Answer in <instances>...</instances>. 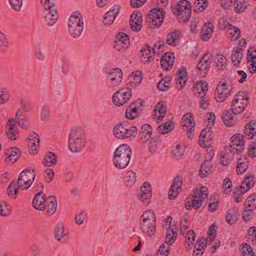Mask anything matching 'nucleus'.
I'll return each mask as SVG.
<instances>
[{
  "label": "nucleus",
  "instance_id": "1",
  "mask_svg": "<svg viewBox=\"0 0 256 256\" xmlns=\"http://www.w3.org/2000/svg\"><path fill=\"white\" fill-rule=\"evenodd\" d=\"M42 192L36 194L32 200L34 208L38 210H46V212L52 215L55 213L57 209V200L56 197L50 196L46 198Z\"/></svg>",
  "mask_w": 256,
  "mask_h": 256
},
{
  "label": "nucleus",
  "instance_id": "28",
  "mask_svg": "<svg viewBox=\"0 0 256 256\" xmlns=\"http://www.w3.org/2000/svg\"><path fill=\"white\" fill-rule=\"evenodd\" d=\"M166 106L164 102H160L154 106V118H156L158 121H161L166 115Z\"/></svg>",
  "mask_w": 256,
  "mask_h": 256
},
{
  "label": "nucleus",
  "instance_id": "27",
  "mask_svg": "<svg viewBox=\"0 0 256 256\" xmlns=\"http://www.w3.org/2000/svg\"><path fill=\"white\" fill-rule=\"evenodd\" d=\"M54 233L56 239L59 242H66L68 239V232L65 230L64 227L62 224H58L56 226Z\"/></svg>",
  "mask_w": 256,
  "mask_h": 256
},
{
  "label": "nucleus",
  "instance_id": "29",
  "mask_svg": "<svg viewBox=\"0 0 256 256\" xmlns=\"http://www.w3.org/2000/svg\"><path fill=\"white\" fill-rule=\"evenodd\" d=\"M244 136L248 139H252L256 135V121L251 120L246 124L244 130Z\"/></svg>",
  "mask_w": 256,
  "mask_h": 256
},
{
  "label": "nucleus",
  "instance_id": "40",
  "mask_svg": "<svg viewBox=\"0 0 256 256\" xmlns=\"http://www.w3.org/2000/svg\"><path fill=\"white\" fill-rule=\"evenodd\" d=\"M222 120L226 126H231L234 124L236 120L229 110H225L222 115Z\"/></svg>",
  "mask_w": 256,
  "mask_h": 256
},
{
  "label": "nucleus",
  "instance_id": "12",
  "mask_svg": "<svg viewBox=\"0 0 256 256\" xmlns=\"http://www.w3.org/2000/svg\"><path fill=\"white\" fill-rule=\"evenodd\" d=\"M164 11L162 8H155L148 16L146 22L152 28L159 27L164 21Z\"/></svg>",
  "mask_w": 256,
  "mask_h": 256
},
{
  "label": "nucleus",
  "instance_id": "63",
  "mask_svg": "<svg viewBox=\"0 0 256 256\" xmlns=\"http://www.w3.org/2000/svg\"><path fill=\"white\" fill-rule=\"evenodd\" d=\"M184 152V148L180 144H176L175 148L172 150V154L177 159L180 158L183 155Z\"/></svg>",
  "mask_w": 256,
  "mask_h": 256
},
{
  "label": "nucleus",
  "instance_id": "33",
  "mask_svg": "<svg viewBox=\"0 0 256 256\" xmlns=\"http://www.w3.org/2000/svg\"><path fill=\"white\" fill-rule=\"evenodd\" d=\"M214 26L212 23L206 24L202 28L200 36L202 40L206 41L209 40L213 32Z\"/></svg>",
  "mask_w": 256,
  "mask_h": 256
},
{
  "label": "nucleus",
  "instance_id": "9",
  "mask_svg": "<svg viewBox=\"0 0 256 256\" xmlns=\"http://www.w3.org/2000/svg\"><path fill=\"white\" fill-rule=\"evenodd\" d=\"M254 182V176L252 174L247 175L242 182L241 186L240 188H237L236 190L234 192V200L238 203L241 202L243 199L242 195L253 187Z\"/></svg>",
  "mask_w": 256,
  "mask_h": 256
},
{
  "label": "nucleus",
  "instance_id": "64",
  "mask_svg": "<svg viewBox=\"0 0 256 256\" xmlns=\"http://www.w3.org/2000/svg\"><path fill=\"white\" fill-rule=\"evenodd\" d=\"M188 222V220L186 217H182V219L180 223V233L182 235H184L186 232L188 231V226L186 224Z\"/></svg>",
  "mask_w": 256,
  "mask_h": 256
},
{
  "label": "nucleus",
  "instance_id": "54",
  "mask_svg": "<svg viewBox=\"0 0 256 256\" xmlns=\"http://www.w3.org/2000/svg\"><path fill=\"white\" fill-rule=\"evenodd\" d=\"M254 210L248 208V207L245 206V208L242 214V218L243 220L246 222L250 220L252 218L254 214Z\"/></svg>",
  "mask_w": 256,
  "mask_h": 256
},
{
  "label": "nucleus",
  "instance_id": "43",
  "mask_svg": "<svg viewBox=\"0 0 256 256\" xmlns=\"http://www.w3.org/2000/svg\"><path fill=\"white\" fill-rule=\"evenodd\" d=\"M212 164L208 160H205L201 165L200 168V176L202 178L206 176L208 172L211 170Z\"/></svg>",
  "mask_w": 256,
  "mask_h": 256
},
{
  "label": "nucleus",
  "instance_id": "21",
  "mask_svg": "<svg viewBox=\"0 0 256 256\" xmlns=\"http://www.w3.org/2000/svg\"><path fill=\"white\" fill-rule=\"evenodd\" d=\"M43 16L48 26H54L56 23L58 18L56 8L44 10Z\"/></svg>",
  "mask_w": 256,
  "mask_h": 256
},
{
  "label": "nucleus",
  "instance_id": "47",
  "mask_svg": "<svg viewBox=\"0 0 256 256\" xmlns=\"http://www.w3.org/2000/svg\"><path fill=\"white\" fill-rule=\"evenodd\" d=\"M174 128V124L172 122H166L164 125L158 127L157 130L160 134H165L170 132Z\"/></svg>",
  "mask_w": 256,
  "mask_h": 256
},
{
  "label": "nucleus",
  "instance_id": "34",
  "mask_svg": "<svg viewBox=\"0 0 256 256\" xmlns=\"http://www.w3.org/2000/svg\"><path fill=\"white\" fill-rule=\"evenodd\" d=\"M152 196L151 187L149 184L144 182L140 188L138 198L142 201L146 200Z\"/></svg>",
  "mask_w": 256,
  "mask_h": 256
},
{
  "label": "nucleus",
  "instance_id": "8",
  "mask_svg": "<svg viewBox=\"0 0 256 256\" xmlns=\"http://www.w3.org/2000/svg\"><path fill=\"white\" fill-rule=\"evenodd\" d=\"M191 4L187 0H181L174 6H172V12L184 22L187 21L192 14Z\"/></svg>",
  "mask_w": 256,
  "mask_h": 256
},
{
  "label": "nucleus",
  "instance_id": "10",
  "mask_svg": "<svg viewBox=\"0 0 256 256\" xmlns=\"http://www.w3.org/2000/svg\"><path fill=\"white\" fill-rule=\"evenodd\" d=\"M36 174L34 170L30 168H26L22 171L18 178V185L24 189H28L34 180Z\"/></svg>",
  "mask_w": 256,
  "mask_h": 256
},
{
  "label": "nucleus",
  "instance_id": "24",
  "mask_svg": "<svg viewBox=\"0 0 256 256\" xmlns=\"http://www.w3.org/2000/svg\"><path fill=\"white\" fill-rule=\"evenodd\" d=\"M102 71L104 75L105 82L108 86H110L112 84V63L110 58L104 64Z\"/></svg>",
  "mask_w": 256,
  "mask_h": 256
},
{
  "label": "nucleus",
  "instance_id": "16",
  "mask_svg": "<svg viewBox=\"0 0 256 256\" xmlns=\"http://www.w3.org/2000/svg\"><path fill=\"white\" fill-rule=\"evenodd\" d=\"M130 44L128 36L124 32H119L116 36L113 47L119 52H124L127 50Z\"/></svg>",
  "mask_w": 256,
  "mask_h": 256
},
{
  "label": "nucleus",
  "instance_id": "38",
  "mask_svg": "<svg viewBox=\"0 0 256 256\" xmlns=\"http://www.w3.org/2000/svg\"><path fill=\"white\" fill-rule=\"evenodd\" d=\"M10 48V42L6 34L0 30V52H6Z\"/></svg>",
  "mask_w": 256,
  "mask_h": 256
},
{
  "label": "nucleus",
  "instance_id": "22",
  "mask_svg": "<svg viewBox=\"0 0 256 256\" xmlns=\"http://www.w3.org/2000/svg\"><path fill=\"white\" fill-rule=\"evenodd\" d=\"M142 18L140 12H134L130 16V26L131 29L134 32L140 31L142 26Z\"/></svg>",
  "mask_w": 256,
  "mask_h": 256
},
{
  "label": "nucleus",
  "instance_id": "51",
  "mask_svg": "<svg viewBox=\"0 0 256 256\" xmlns=\"http://www.w3.org/2000/svg\"><path fill=\"white\" fill-rule=\"evenodd\" d=\"M184 236H186V242L188 243L186 248L188 249L190 248L195 241L196 234L193 230H190L186 232V233Z\"/></svg>",
  "mask_w": 256,
  "mask_h": 256
},
{
  "label": "nucleus",
  "instance_id": "37",
  "mask_svg": "<svg viewBox=\"0 0 256 256\" xmlns=\"http://www.w3.org/2000/svg\"><path fill=\"white\" fill-rule=\"evenodd\" d=\"M57 162L56 156L52 152H50L46 154L42 163L46 166H52Z\"/></svg>",
  "mask_w": 256,
  "mask_h": 256
},
{
  "label": "nucleus",
  "instance_id": "30",
  "mask_svg": "<svg viewBox=\"0 0 256 256\" xmlns=\"http://www.w3.org/2000/svg\"><path fill=\"white\" fill-rule=\"evenodd\" d=\"M6 154L8 156L6 158V162L8 163L13 164L18 159L20 152L18 148L13 147L8 148Z\"/></svg>",
  "mask_w": 256,
  "mask_h": 256
},
{
  "label": "nucleus",
  "instance_id": "4",
  "mask_svg": "<svg viewBox=\"0 0 256 256\" xmlns=\"http://www.w3.org/2000/svg\"><path fill=\"white\" fill-rule=\"evenodd\" d=\"M140 230L148 236L154 234L156 220L155 214L152 210H146L144 212L140 217Z\"/></svg>",
  "mask_w": 256,
  "mask_h": 256
},
{
  "label": "nucleus",
  "instance_id": "60",
  "mask_svg": "<svg viewBox=\"0 0 256 256\" xmlns=\"http://www.w3.org/2000/svg\"><path fill=\"white\" fill-rule=\"evenodd\" d=\"M23 0H8L12 9L16 12H20L22 5Z\"/></svg>",
  "mask_w": 256,
  "mask_h": 256
},
{
  "label": "nucleus",
  "instance_id": "56",
  "mask_svg": "<svg viewBox=\"0 0 256 256\" xmlns=\"http://www.w3.org/2000/svg\"><path fill=\"white\" fill-rule=\"evenodd\" d=\"M10 96L8 90L0 87V104L6 103L9 100Z\"/></svg>",
  "mask_w": 256,
  "mask_h": 256
},
{
  "label": "nucleus",
  "instance_id": "13",
  "mask_svg": "<svg viewBox=\"0 0 256 256\" xmlns=\"http://www.w3.org/2000/svg\"><path fill=\"white\" fill-rule=\"evenodd\" d=\"M164 46V42H158L156 43L152 48V52L150 46H146L140 50L142 54V60L144 62H150L153 60L154 54L156 52H159L160 50L162 51V48Z\"/></svg>",
  "mask_w": 256,
  "mask_h": 256
},
{
  "label": "nucleus",
  "instance_id": "20",
  "mask_svg": "<svg viewBox=\"0 0 256 256\" xmlns=\"http://www.w3.org/2000/svg\"><path fill=\"white\" fill-rule=\"evenodd\" d=\"M142 103L140 100H136L131 103L129 107L126 110V116L130 120L135 118L138 115V112H140L142 109Z\"/></svg>",
  "mask_w": 256,
  "mask_h": 256
},
{
  "label": "nucleus",
  "instance_id": "18",
  "mask_svg": "<svg viewBox=\"0 0 256 256\" xmlns=\"http://www.w3.org/2000/svg\"><path fill=\"white\" fill-rule=\"evenodd\" d=\"M211 62L209 55L208 54H204L197 65L196 72L204 76L209 70Z\"/></svg>",
  "mask_w": 256,
  "mask_h": 256
},
{
  "label": "nucleus",
  "instance_id": "2",
  "mask_svg": "<svg viewBox=\"0 0 256 256\" xmlns=\"http://www.w3.org/2000/svg\"><path fill=\"white\" fill-rule=\"evenodd\" d=\"M86 142V134L83 129L80 127L71 129L69 134L68 146L72 152H80L84 148Z\"/></svg>",
  "mask_w": 256,
  "mask_h": 256
},
{
  "label": "nucleus",
  "instance_id": "36",
  "mask_svg": "<svg viewBox=\"0 0 256 256\" xmlns=\"http://www.w3.org/2000/svg\"><path fill=\"white\" fill-rule=\"evenodd\" d=\"M242 52V49L238 46L232 51L231 54V60L234 66H237L240 64L243 56Z\"/></svg>",
  "mask_w": 256,
  "mask_h": 256
},
{
  "label": "nucleus",
  "instance_id": "26",
  "mask_svg": "<svg viewBox=\"0 0 256 256\" xmlns=\"http://www.w3.org/2000/svg\"><path fill=\"white\" fill-rule=\"evenodd\" d=\"M152 128L148 124H144L139 132L140 140L142 143L147 142L151 138L152 134Z\"/></svg>",
  "mask_w": 256,
  "mask_h": 256
},
{
  "label": "nucleus",
  "instance_id": "44",
  "mask_svg": "<svg viewBox=\"0 0 256 256\" xmlns=\"http://www.w3.org/2000/svg\"><path fill=\"white\" fill-rule=\"evenodd\" d=\"M208 0H196L194 4V11L203 12L208 7Z\"/></svg>",
  "mask_w": 256,
  "mask_h": 256
},
{
  "label": "nucleus",
  "instance_id": "19",
  "mask_svg": "<svg viewBox=\"0 0 256 256\" xmlns=\"http://www.w3.org/2000/svg\"><path fill=\"white\" fill-rule=\"evenodd\" d=\"M28 146L30 154L35 155L38 153L40 146V137L38 134L34 132L30 133Z\"/></svg>",
  "mask_w": 256,
  "mask_h": 256
},
{
  "label": "nucleus",
  "instance_id": "15",
  "mask_svg": "<svg viewBox=\"0 0 256 256\" xmlns=\"http://www.w3.org/2000/svg\"><path fill=\"white\" fill-rule=\"evenodd\" d=\"M216 91L217 94L215 96V98L216 102H224L231 92V88H229L228 86L227 80H222L217 86Z\"/></svg>",
  "mask_w": 256,
  "mask_h": 256
},
{
  "label": "nucleus",
  "instance_id": "6",
  "mask_svg": "<svg viewBox=\"0 0 256 256\" xmlns=\"http://www.w3.org/2000/svg\"><path fill=\"white\" fill-rule=\"evenodd\" d=\"M208 189L206 186H201L200 188H196L194 194L192 196L191 201L186 200L185 206L187 210L192 208L196 210L198 209L203 202L208 198Z\"/></svg>",
  "mask_w": 256,
  "mask_h": 256
},
{
  "label": "nucleus",
  "instance_id": "59",
  "mask_svg": "<svg viewBox=\"0 0 256 256\" xmlns=\"http://www.w3.org/2000/svg\"><path fill=\"white\" fill-rule=\"evenodd\" d=\"M170 85V82L169 80H161L158 84L157 87L159 90L166 91Z\"/></svg>",
  "mask_w": 256,
  "mask_h": 256
},
{
  "label": "nucleus",
  "instance_id": "52",
  "mask_svg": "<svg viewBox=\"0 0 256 256\" xmlns=\"http://www.w3.org/2000/svg\"><path fill=\"white\" fill-rule=\"evenodd\" d=\"M136 174L133 171H128L125 177V180L127 186H132L136 180Z\"/></svg>",
  "mask_w": 256,
  "mask_h": 256
},
{
  "label": "nucleus",
  "instance_id": "32",
  "mask_svg": "<svg viewBox=\"0 0 256 256\" xmlns=\"http://www.w3.org/2000/svg\"><path fill=\"white\" fill-rule=\"evenodd\" d=\"M180 32V30H174L169 32L166 36V42L168 44L172 46H176L179 44Z\"/></svg>",
  "mask_w": 256,
  "mask_h": 256
},
{
  "label": "nucleus",
  "instance_id": "3",
  "mask_svg": "<svg viewBox=\"0 0 256 256\" xmlns=\"http://www.w3.org/2000/svg\"><path fill=\"white\" fill-rule=\"evenodd\" d=\"M69 34L74 38H78L84 30V24L82 14L76 11L70 15L68 24Z\"/></svg>",
  "mask_w": 256,
  "mask_h": 256
},
{
  "label": "nucleus",
  "instance_id": "45",
  "mask_svg": "<svg viewBox=\"0 0 256 256\" xmlns=\"http://www.w3.org/2000/svg\"><path fill=\"white\" fill-rule=\"evenodd\" d=\"M240 250L242 256H255L252 247L246 243L240 246Z\"/></svg>",
  "mask_w": 256,
  "mask_h": 256
},
{
  "label": "nucleus",
  "instance_id": "25",
  "mask_svg": "<svg viewBox=\"0 0 256 256\" xmlns=\"http://www.w3.org/2000/svg\"><path fill=\"white\" fill-rule=\"evenodd\" d=\"M174 63V56L172 53L166 52L163 55L160 59L162 68L165 70L171 69Z\"/></svg>",
  "mask_w": 256,
  "mask_h": 256
},
{
  "label": "nucleus",
  "instance_id": "35",
  "mask_svg": "<svg viewBox=\"0 0 256 256\" xmlns=\"http://www.w3.org/2000/svg\"><path fill=\"white\" fill-rule=\"evenodd\" d=\"M212 132L209 128L204 129L202 130L200 138H199V144L200 146H206L204 144L205 142H208L212 138Z\"/></svg>",
  "mask_w": 256,
  "mask_h": 256
},
{
  "label": "nucleus",
  "instance_id": "7",
  "mask_svg": "<svg viewBox=\"0 0 256 256\" xmlns=\"http://www.w3.org/2000/svg\"><path fill=\"white\" fill-rule=\"evenodd\" d=\"M138 128L127 123H120L113 128V134L119 139H125L134 136L137 134Z\"/></svg>",
  "mask_w": 256,
  "mask_h": 256
},
{
  "label": "nucleus",
  "instance_id": "42",
  "mask_svg": "<svg viewBox=\"0 0 256 256\" xmlns=\"http://www.w3.org/2000/svg\"><path fill=\"white\" fill-rule=\"evenodd\" d=\"M248 168V160L246 158L242 159L239 158L238 160L236 166V172L238 174L244 173Z\"/></svg>",
  "mask_w": 256,
  "mask_h": 256
},
{
  "label": "nucleus",
  "instance_id": "58",
  "mask_svg": "<svg viewBox=\"0 0 256 256\" xmlns=\"http://www.w3.org/2000/svg\"><path fill=\"white\" fill-rule=\"evenodd\" d=\"M207 240L203 238L198 240L194 245V250L198 252H204V248L206 247Z\"/></svg>",
  "mask_w": 256,
  "mask_h": 256
},
{
  "label": "nucleus",
  "instance_id": "55",
  "mask_svg": "<svg viewBox=\"0 0 256 256\" xmlns=\"http://www.w3.org/2000/svg\"><path fill=\"white\" fill-rule=\"evenodd\" d=\"M228 32L231 36V40H236L240 36V30L236 26H232Z\"/></svg>",
  "mask_w": 256,
  "mask_h": 256
},
{
  "label": "nucleus",
  "instance_id": "46",
  "mask_svg": "<svg viewBox=\"0 0 256 256\" xmlns=\"http://www.w3.org/2000/svg\"><path fill=\"white\" fill-rule=\"evenodd\" d=\"M234 6L236 12L241 13L246 8L247 2L246 0H234Z\"/></svg>",
  "mask_w": 256,
  "mask_h": 256
},
{
  "label": "nucleus",
  "instance_id": "31",
  "mask_svg": "<svg viewBox=\"0 0 256 256\" xmlns=\"http://www.w3.org/2000/svg\"><path fill=\"white\" fill-rule=\"evenodd\" d=\"M178 236L176 228L174 226H170L166 236L165 244L171 245L176 240Z\"/></svg>",
  "mask_w": 256,
  "mask_h": 256
},
{
  "label": "nucleus",
  "instance_id": "53",
  "mask_svg": "<svg viewBox=\"0 0 256 256\" xmlns=\"http://www.w3.org/2000/svg\"><path fill=\"white\" fill-rule=\"evenodd\" d=\"M244 206L254 210L256 209V193L247 198Z\"/></svg>",
  "mask_w": 256,
  "mask_h": 256
},
{
  "label": "nucleus",
  "instance_id": "5",
  "mask_svg": "<svg viewBox=\"0 0 256 256\" xmlns=\"http://www.w3.org/2000/svg\"><path fill=\"white\" fill-rule=\"evenodd\" d=\"M132 155L130 148L126 144L119 146L114 154L115 166L120 168H124L128 164Z\"/></svg>",
  "mask_w": 256,
  "mask_h": 256
},
{
  "label": "nucleus",
  "instance_id": "41",
  "mask_svg": "<svg viewBox=\"0 0 256 256\" xmlns=\"http://www.w3.org/2000/svg\"><path fill=\"white\" fill-rule=\"evenodd\" d=\"M182 126H185L188 130H191L194 126V118L190 113H187L182 117Z\"/></svg>",
  "mask_w": 256,
  "mask_h": 256
},
{
  "label": "nucleus",
  "instance_id": "50",
  "mask_svg": "<svg viewBox=\"0 0 256 256\" xmlns=\"http://www.w3.org/2000/svg\"><path fill=\"white\" fill-rule=\"evenodd\" d=\"M236 210L234 208L228 210L226 216V220L227 223L230 224H234L236 220Z\"/></svg>",
  "mask_w": 256,
  "mask_h": 256
},
{
  "label": "nucleus",
  "instance_id": "14",
  "mask_svg": "<svg viewBox=\"0 0 256 256\" xmlns=\"http://www.w3.org/2000/svg\"><path fill=\"white\" fill-rule=\"evenodd\" d=\"M131 96L130 90L122 88L113 94V104L118 106H122L128 102Z\"/></svg>",
  "mask_w": 256,
  "mask_h": 256
},
{
  "label": "nucleus",
  "instance_id": "23",
  "mask_svg": "<svg viewBox=\"0 0 256 256\" xmlns=\"http://www.w3.org/2000/svg\"><path fill=\"white\" fill-rule=\"evenodd\" d=\"M187 82V72L183 67L180 68L176 74L175 78V83L176 87L179 89H182L186 86Z\"/></svg>",
  "mask_w": 256,
  "mask_h": 256
},
{
  "label": "nucleus",
  "instance_id": "57",
  "mask_svg": "<svg viewBox=\"0 0 256 256\" xmlns=\"http://www.w3.org/2000/svg\"><path fill=\"white\" fill-rule=\"evenodd\" d=\"M102 23L107 26L112 24V8H110L104 16Z\"/></svg>",
  "mask_w": 256,
  "mask_h": 256
},
{
  "label": "nucleus",
  "instance_id": "61",
  "mask_svg": "<svg viewBox=\"0 0 256 256\" xmlns=\"http://www.w3.org/2000/svg\"><path fill=\"white\" fill-rule=\"evenodd\" d=\"M170 252V245L166 246L165 244H162L157 252V256H168Z\"/></svg>",
  "mask_w": 256,
  "mask_h": 256
},
{
  "label": "nucleus",
  "instance_id": "62",
  "mask_svg": "<svg viewBox=\"0 0 256 256\" xmlns=\"http://www.w3.org/2000/svg\"><path fill=\"white\" fill-rule=\"evenodd\" d=\"M50 108L48 106H43L41 109L40 118L43 121H46L50 117Z\"/></svg>",
  "mask_w": 256,
  "mask_h": 256
},
{
  "label": "nucleus",
  "instance_id": "17",
  "mask_svg": "<svg viewBox=\"0 0 256 256\" xmlns=\"http://www.w3.org/2000/svg\"><path fill=\"white\" fill-rule=\"evenodd\" d=\"M244 136L238 134H234L232 138L230 150L234 154H239L244 150Z\"/></svg>",
  "mask_w": 256,
  "mask_h": 256
},
{
  "label": "nucleus",
  "instance_id": "48",
  "mask_svg": "<svg viewBox=\"0 0 256 256\" xmlns=\"http://www.w3.org/2000/svg\"><path fill=\"white\" fill-rule=\"evenodd\" d=\"M122 70L118 68H113V84H119L122 79Z\"/></svg>",
  "mask_w": 256,
  "mask_h": 256
},
{
  "label": "nucleus",
  "instance_id": "11",
  "mask_svg": "<svg viewBox=\"0 0 256 256\" xmlns=\"http://www.w3.org/2000/svg\"><path fill=\"white\" fill-rule=\"evenodd\" d=\"M248 98L243 92H238L235 95L231 105L232 112L234 114L242 112L248 105Z\"/></svg>",
  "mask_w": 256,
  "mask_h": 256
},
{
  "label": "nucleus",
  "instance_id": "49",
  "mask_svg": "<svg viewBox=\"0 0 256 256\" xmlns=\"http://www.w3.org/2000/svg\"><path fill=\"white\" fill-rule=\"evenodd\" d=\"M18 183L14 182H12L8 186L7 188V192L8 195H12L11 197L15 199L16 198L18 190Z\"/></svg>",
  "mask_w": 256,
  "mask_h": 256
},
{
  "label": "nucleus",
  "instance_id": "39",
  "mask_svg": "<svg viewBox=\"0 0 256 256\" xmlns=\"http://www.w3.org/2000/svg\"><path fill=\"white\" fill-rule=\"evenodd\" d=\"M214 61L218 70H224L226 69L227 60L224 56L222 54H216L214 59Z\"/></svg>",
  "mask_w": 256,
  "mask_h": 256
}]
</instances>
